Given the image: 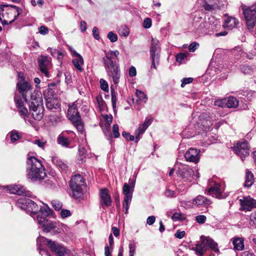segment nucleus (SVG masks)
<instances>
[{
  "label": "nucleus",
  "mask_w": 256,
  "mask_h": 256,
  "mask_svg": "<svg viewBox=\"0 0 256 256\" xmlns=\"http://www.w3.org/2000/svg\"><path fill=\"white\" fill-rule=\"evenodd\" d=\"M118 55L119 52L118 50H111L106 52L105 56L102 58L107 74L112 79L114 84L118 83L120 75L118 64Z\"/></svg>",
  "instance_id": "1"
},
{
  "label": "nucleus",
  "mask_w": 256,
  "mask_h": 256,
  "mask_svg": "<svg viewBox=\"0 0 256 256\" xmlns=\"http://www.w3.org/2000/svg\"><path fill=\"white\" fill-rule=\"evenodd\" d=\"M26 176L32 181L43 180L46 176L42 162L35 156H28L26 160Z\"/></svg>",
  "instance_id": "2"
},
{
  "label": "nucleus",
  "mask_w": 256,
  "mask_h": 256,
  "mask_svg": "<svg viewBox=\"0 0 256 256\" xmlns=\"http://www.w3.org/2000/svg\"><path fill=\"white\" fill-rule=\"evenodd\" d=\"M40 213L36 216V221L38 224L42 226L44 232H48L51 230L57 227L56 222L46 218V217L50 216L52 210L46 205V206H41Z\"/></svg>",
  "instance_id": "3"
},
{
  "label": "nucleus",
  "mask_w": 256,
  "mask_h": 256,
  "mask_svg": "<svg viewBox=\"0 0 256 256\" xmlns=\"http://www.w3.org/2000/svg\"><path fill=\"white\" fill-rule=\"evenodd\" d=\"M30 112L32 117L36 120H40L44 116V108L42 106V100L39 96L32 94L31 101L29 103Z\"/></svg>",
  "instance_id": "4"
},
{
  "label": "nucleus",
  "mask_w": 256,
  "mask_h": 256,
  "mask_svg": "<svg viewBox=\"0 0 256 256\" xmlns=\"http://www.w3.org/2000/svg\"><path fill=\"white\" fill-rule=\"evenodd\" d=\"M77 102H73L68 105L67 116L72 122L78 130L82 132L84 130V124L82 121L81 116L78 110Z\"/></svg>",
  "instance_id": "5"
},
{
  "label": "nucleus",
  "mask_w": 256,
  "mask_h": 256,
  "mask_svg": "<svg viewBox=\"0 0 256 256\" xmlns=\"http://www.w3.org/2000/svg\"><path fill=\"white\" fill-rule=\"evenodd\" d=\"M84 186V179L80 174H78L72 178L70 186L72 191V196L74 198H81L83 196V188Z\"/></svg>",
  "instance_id": "6"
},
{
  "label": "nucleus",
  "mask_w": 256,
  "mask_h": 256,
  "mask_svg": "<svg viewBox=\"0 0 256 256\" xmlns=\"http://www.w3.org/2000/svg\"><path fill=\"white\" fill-rule=\"evenodd\" d=\"M38 250L39 253L42 256L43 254H47L48 252L44 250V246H47L50 249L51 251L54 253L57 248L60 245L52 242L51 240L46 238L44 236H40L36 240Z\"/></svg>",
  "instance_id": "7"
},
{
  "label": "nucleus",
  "mask_w": 256,
  "mask_h": 256,
  "mask_svg": "<svg viewBox=\"0 0 256 256\" xmlns=\"http://www.w3.org/2000/svg\"><path fill=\"white\" fill-rule=\"evenodd\" d=\"M16 205L22 210L31 212L32 216L34 218H35V217H36L38 214L42 215L40 212H38V206L30 199L26 198L19 199L16 202Z\"/></svg>",
  "instance_id": "8"
},
{
  "label": "nucleus",
  "mask_w": 256,
  "mask_h": 256,
  "mask_svg": "<svg viewBox=\"0 0 256 256\" xmlns=\"http://www.w3.org/2000/svg\"><path fill=\"white\" fill-rule=\"evenodd\" d=\"M22 12V10L18 6L8 4V8L6 9V14L4 15V20L2 22L3 24H8L14 22L18 16Z\"/></svg>",
  "instance_id": "9"
},
{
  "label": "nucleus",
  "mask_w": 256,
  "mask_h": 256,
  "mask_svg": "<svg viewBox=\"0 0 256 256\" xmlns=\"http://www.w3.org/2000/svg\"><path fill=\"white\" fill-rule=\"evenodd\" d=\"M176 168H177L176 174L178 176L184 179V181H192L194 175L193 170L188 166L182 164H177L175 166Z\"/></svg>",
  "instance_id": "10"
},
{
  "label": "nucleus",
  "mask_w": 256,
  "mask_h": 256,
  "mask_svg": "<svg viewBox=\"0 0 256 256\" xmlns=\"http://www.w3.org/2000/svg\"><path fill=\"white\" fill-rule=\"evenodd\" d=\"M248 28L250 30L256 22V4L248 7L244 12Z\"/></svg>",
  "instance_id": "11"
},
{
  "label": "nucleus",
  "mask_w": 256,
  "mask_h": 256,
  "mask_svg": "<svg viewBox=\"0 0 256 256\" xmlns=\"http://www.w3.org/2000/svg\"><path fill=\"white\" fill-rule=\"evenodd\" d=\"M134 190V184L132 186H129L127 183H124L122 188V192L124 194V200L123 201V208L125 209V213L127 214L129 206L132 198V193Z\"/></svg>",
  "instance_id": "12"
},
{
  "label": "nucleus",
  "mask_w": 256,
  "mask_h": 256,
  "mask_svg": "<svg viewBox=\"0 0 256 256\" xmlns=\"http://www.w3.org/2000/svg\"><path fill=\"white\" fill-rule=\"evenodd\" d=\"M17 86L19 92L21 94L23 99H24V102H28L27 94H30V96L33 94L36 96V94L32 93V88L30 83L24 81L22 78H21L18 82Z\"/></svg>",
  "instance_id": "13"
},
{
  "label": "nucleus",
  "mask_w": 256,
  "mask_h": 256,
  "mask_svg": "<svg viewBox=\"0 0 256 256\" xmlns=\"http://www.w3.org/2000/svg\"><path fill=\"white\" fill-rule=\"evenodd\" d=\"M224 190V188L222 185L218 183H215L214 186H212L208 188V192H206V194L212 197L222 199L224 198L227 196L226 194L222 192Z\"/></svg>",
  "instance_id": "14"
},
{
  "label": "nucleus",
  "mask_w": 256,
  "mask_h": 256,
  "mask_svg": "<svg viewBox=\"0 0 256 256\" xmlns=\"http://www.w3.org/2000/svg\"><path fill=\"white\" fill-rule=\"evenodd\" d=\"M234 149L236 154L242 160L249 156V147L248 143L246 140H242L238 142Z\"/></svg>",
  "instance_id": "15"
},
{
  "label": "nucleus",
  "mask_w": 256,
  "mask_h": 256,
  "mask_svg": "<svg viewBox=\"0 0 256 256\" xmlns=\"http://www.w3.org/2000/svg\"><path fill=\"white\" fill-rule=\"evenodd\" d=\"M74 136V133L71 130L64 131L58 136L57 141L59 144L68 148L70 144L71 139Z\"/></svg>",
  "instance_id": "16"
},
{
  "label": "nucleus",
  "mask_w": 256,
  "mask_h": 256,
  "mask_svg": "<svg viewBox=\"0 0 256 256\" xmlns=\"http://www.w3.org/2000/svg\"><path fill=\"white\" fill-rule=\"evenodd\" d=\"M241 205L240 210L244 211H250L252 209L256 208V200L250 196H246L243 198V199L240 200Z\"/></svg>",
  "instance_id": "17"
},
{
  "label": "nucleus",
  "mask_w": 256,
  "mask_h": 256,
  "mask_svg": "<svg viewBox=\"0 0 256 256\" xmlns=\"http://www.w3.org/2000/svg\"><path fill=\"white\" fill-rule=\"evenodd\" d=\"M8 190L10 193L18 195L24 196L28 197L30 196V192L26 191V188L20 185H10L6 186Z\"/></svg>",
  "instance_id": "18"
},
{
  "label": "nucleus",
  "mask_w": 256,
  "mask_h": 256,
  "mask_svg": "<svg viewBox=\"0 0 256 256\" xmlns=\"http://www.w3.org/2000/svg\"><path fill=\"white\" fill-rule=\"evenodd\" d=\"M38 66L40 72L48 77V69L50 66V61L46 56H40L38 58Z\"/></svg>",
  "instance_id": "19"
},
{
  "label": "nucleus",
  "mask_w": 256,
  "mask_h": 256,
  "mask_svg": "<svg viewBox=\"0 0 256 256\" xmlns=\"http://www.w3.org/2000/svg\"><path fill=\"white\" fill-rule=\"evenodd\" d=\"M152 122V118L146 120L144 122L140 125L135 130L136 142L137 143L140 140L141 136L144 132L150 126Z\"/></svg>",
  "instance_id": "20"
},
{
  "label": "nucleus",
  "mask_w": 256,
  "mask_h": 256,
  "mask_svg": "<svg viewBox=\"0 0 256 256\" xmlns=\"http://www.w3.org/2000/svg\"><path fill=\"white\" fill-rule=\"evenodd\" d=\"M200 150L195 148H190L184 154L187 161L197 163L200 160Z\"/></svg>",
  "instance_id": "21"
},
{
  "label": "nucleus",
  "mask_w": 256,
  "mask_h": 256,
  "mask_svg": "<svg viewBox=\"0 0 256 256\" xmlns=\"http://www.w3.org/2000/svg\"><path fill=\"white\" fill-rule=\"evenodd\" d=\"M112 202L111 198L108 194L106 188L102 189L100 190V204L102 208L104 206H110Z\"/></svg>",
  "instance_id": "22"
},
{
  "label": "nucleus",
  "mask_w": 256,
  "mask_h": 256,
  "mask_svg": "<svg viewBox=\"0 0 256 256\" xmlns=\"http://www.w3.org/2000/svg\"><path fill=\"white\" fill-rule=\"evenodd\" d=\"M220 0H202V6L206 11L212 12L218 9Z\"/></svg>",
  "instance_id": "23"
},
{
  "label": "nucleus",
  "mask_w": 256,
  "mask_h": 256,
  "mask_svg": "<svg viewBox=\"0 0 256 256\" xmlns=\"http://www.w3.org/2000/svg\"><path fill=\"white\" fill-rule=\"evenodd\" d=\"M14 100L20 116L26 122V118L28 116V109L24 106V102L20 98L15 96Z\"/></svg>",
  "instance_id": "24"
},
{
  "label": "nucleus",
  "mask_w": 256,
  "mask_h": 256,
  "mask_svg": "<svg viewBox=\"0 0 256 256\" xmlns=\"http://www.w3.org/2000/svg\"><path fill=\"white\" fill-rule=\"evenodd\" d=\"M192 204L198 206H206L207 207L211 204V201L201 195H198L194 199Z\"/></svg>",
  "instance_id": "25"
},
{
  "label": "nucleus",
  "mask_w": 256,
  "mask_h": 256,
  "mask_svg": "<svg viewBox=\"0 0 256 256\" xmlns=\"http://www.w3.org/2000/svg\"><path fill=\"white\" fill-rule=\"evenodd\" d=\"M238 23V21L236 18L228 16L225 18L224 22L223 24V26L224 28L231 30L236 26Z\"/></svg>",
  "instance_id": "26"
},
{
  "label": "nucleus",
  "mask_w": 256,
  "mask_h": 256,
  "mask_svg": "<svg viewBox=\"0 0 256 256\" xmlns=\"http://www.w3.org/2000/svg\"><path fill=\"white\" fill-rule=\"evenodd\" d=\"M201 238L203 240V242L204 243L206 246H209L214 251L216 252L218 251V244L214 240L209 238L202 236Z\"/></svg>",
  "instance_id": "27"
},
{
  "label": "nucleus",
  "mask_w": 256,
  "mask_h": 256,
  "mask_svg": "<svg viewBox=\"0 0 256 256\" xmlns=\"http://www.w3.org/2000/svg\"><path fill=\"white\" fill-rule=\"evenodd\" d=\"M244 240L242 238H234L232 240L234 248L236 250H242L244 248Z\"/></svg>",
  "instance_id": "28"
},
{
  "label": "nucleus",
  "mask_w": 256,
  "mask_h": 256,
  "mask_svg": "<svg viewBox=\"0 0 256 256\" xmlns=\"http://www.w3.org/2000/svg\"><path fill=\"white\" fill-rule=\"evenodd\" d=\"M78 57L72 60V63L76 70L82 72L83 68L82 67L84 64V59L80 54H77Z\"/></svg>",
  "instance_id": "29"
},
{
  "label": "nucleus",
  "mask_w": 256,
  "mask_h": 256,
  "mask_svg": "<svg viewBox=\"0 0 256 256\" xmlns=\"http://www.w3.org/2000/svg\"><path fill=\"white\" fill-rule=\"evenodd\" d=\"M202 242L200 244H197L195 247L193 248V250L196 252V253L198 256H202L206 252V246L204 243L203 242V240L202 238Z\"/></svg>",
  "instance_id": "30"
},
{
  "label": "nucleus",
  "mask_w": 256,
  "mask_h": 256,
  "mask_svg": "<svg viewBox=\"0 0 256 256\" xmlns=\"http://www.w3.org/2000/svg\"><path fill=\"white\" fill-rule=\"evenodd\" d=\"M158 41L152 38L150 48V54H160V48L158 46Z\"/></svg>",
  "instance_id": "31"
},
{
  "label": "nucleus",
  "mask_w": 256,
  "mask_h": 256,
  "mask_svg": "<svg viewBox=\"0 0 256 256\" xmlns=\"http://www.w3.org/2000/svg\"><path fill=\"white\" fill-rule=\"evenodd\" d=\"M238 104V100L234 96H230L226 98V107L228 108H235Z\"/></svg>",
  "instance_id": "32"
},
{
  "label": "nucleus",
  "mask_w": 256,
  "mask_h": 256,
  "mask_svg": "<svg viewBox=\"0 0 256 256\" xmlns=\"http://www.w3.org/2000/svg\"><path fill=\"white\" fill-rule=\"evenodd\" d=\"M46 99V105L48 109L52 110L54 108H56L57 106V100L54 98L45 97Z\"/></svg>",
  "instance_id": "33"
},
{
  "label": "nucleus",
  "mask_w": 256,
  "mask_h": 256,
  "mask_svg": "<svg viewBox=\"0 0 256 256\" xmlns=\"http://www.w3.org/2000/svg\"><path fill=\"white\" fill-rule=\"evenodd\" d=\"M52 162L54 164L59 168L62 170H66L68 169V166L60 160L58 158L54 157L52 158Z\"/></svg>",
  "instance_id": "34"
},
{
  "label": "nucleus",
  "mask_w": 256,
  "mask_h": 256,
  "mask_svg": "<svg viewBox=\"0 0 256 256\" xmlns=\"http://www.w3.org/2000/svg\"><path fill=\"white\" fill-rule=\"evenodd\" d=\"M246 176L245 186L249 188L252 186L254 182V175L250 171L248 170L246 172Z\"/></svg>",
  "instance_id": "35"
},
{
  "label": "nucleus",
  "mask_w": 256,
  "mask_h": 256,
  "mask_svg": "<svg viewBox=\"0 0 256 256\" xmlns=\"http://www.w3.org/2000/svg\"><path fill=\"white\" fill-rule=\"evenodd\" d=\"M150 56L152 61V65L150 68L156 69V65H158L159 64L160 56V54H150Z\"/></svg>",
  "instance_id": "36"
},
{
  "label": "nucleus",
  "mask_w": 256,
  "mask_h": 256,
  "mask_svg": "<svg viewBox=\"0 0 256 256\" xmlns=\"http://www.w3.org/2000/svg\"><path fill=\"white\" fill-rule=\"evenodd\" d=\"M8 134L12 142H14L17 141L22 137V134L16 130L11 131Z\"/></svg>",
  "instance_id": "37"
},
{
  "label": "nucleus",
  "mask_w": 256,
  "mask_h": 256,
  "mask_svg": "<svg viewBox=\"0 0 256 256\" xmlns=\"http://www.w3.org/2000/svg\"><path fill=\"white\" fill-rule=\"evenodd\" d=\"M188 53H180L176 56V60L180 64L185 62L188 56Z\"/></svg>",
  "instance_id": "38"
},
{
  "label": "nucleus",
  "mask_w": 256,
  "mask_h": 256,
  "mask_svg": "<svg viewBox=\"0 0 256 256\" xmlns=\"http://www.w3.org/2000/svg\"><path fill=\"white\" fill-rule=\"evenodd\" d=\"M208 114V119L206 120V122L208 123L206 125V127L209 128L212 126V122L218 119V117L214 113H209Z\"/></svg>",
  "instance_id": "39"
},
{
  "label": "nucleus",
  "mask_w": 256,
  "mask_h": 256,
  "mask_svg": "<svg viewBox=\"0 0 256 256\" xmlns=\"http://www.w3.org/2000/svg\"><path fill=\"white\" fill-rule=\"evenodd\" d=\"M171 218L174 221H182L186 219V217L181 212H175L173 214Z\"/></svg>",
  "instance_id": "40"
},
{
  "label": "nucleus",
  "mask_w": 256,
  "mask_h": 256,
  "mask_svg": "<svg viewBox=\"0 0 256 256\" xmlns=\"http://www.w3.org/2000/svg\"><path fill=\"white\" fill-rule=\"evenodd\" d=\"M7 8H8V4L0 5V22L2 23L4 20V15H6Z\"/></svg>",
  "instance_id": "41"
},
{
  "label": "nucleus",
  "mask_w": 256,
  "mask_h": 256,
  "mask_svg": "<svg viewBox=\"0 0 256 256\" xmlns=\"http://www.w3.org/2000/svg\"><path fill=\"white\" fill-rule=\"evenodd\" d=\"M136 95L140 101H144V102H146V96L143 92L136 90Z\"/></svg>",
  "instance_id": "42"
},
{
  "label": "nucleus",
  "mask_w": 256,
  "mask_h": 256,
  "mask_svg": "<svg viewBox=\"0 0 256 256\" xmlns=\"http://www.w3.org/2000/svg\"><path fill=\"white\" fill-rule=\"evenodd\" d=\"M104 122V126L110 128V126L112 121V115L106 114L103 116Z\"/></svg>",
  "instance_id": "43"
},
{
  "label": "nucleus",
  "mask_w": 256,
  "mask_h": 256,
  "mask_svg": "<svg viewBox=\"0 0 256 256\" xmlns=\"http://www.w3.org/2000/svg\"><path fill=\"white\" fill-rule=\"evenodd\" d=\"M48 50H50V52L52 56L56 57L58 60H60L63 57L62 53L56 49L53 50L51 48H49Z\"/></svg>",
  "instance_id": "44"
},
{
  "label": "nucleus",
  "mask_w": 256,
  "mask_h": 256,
  "mask_svg": "<svg viewBox=\"0 0 256 256\" xmlns=\"http://www.w3.org/2000/svg\"><path fill=\"white\" fill-rule=\"evenodd\" d=\"M111 95H112V103L114 110L116 108V94L114 88L111 87Z\"/></svg>",
  "instance_id": "45"
},
{
  "label": "nucleus",
  "mask_w": 256,
  "mask_h": 256,
  "mask_svg": "<svg viewBox=\"0 0 256 256\" xmlns=\"http://www.w3.org/2000/svg\"><path fill=\"white\" fill-rule=\"evenodd\" d=\"M52 204L55 210L58 211L60 210L62 206V202L58 200H52Z\"/></svg>",
  "instance_id": "46"
},
{
  "label": "nucleus",
  "mask_w": 256,
  "mask_h": 256,
  "mask_svg": "<svg viewBox=\"0 0 256 256\" xmlns=\"http://www.w3.org/2000/svg\"><path fill=\"white\" fill-rule=\"evenodd\" d=\"M214 105L222 108L226 107V98L215 100Z\"/></svg>",
  "instance_id": "47"
},
{
  "label": "nucleus",
  "mask_w": 256,
  "mask_h": 256,
  "mask_svg": "<svg viewBox=\"0 0 256 256\" xmlns=\"http://www.w3.org/2000/svg\"><path fill=\"white\" fill-rule=\"evenodd\" d=\"M100 83L101 89L104 92H108V86L107 82L103 79H100Z\"/></svg>",
  "instance_id": "48"
},
{
  "label": "nucleus",
  "mask_w": 256,
  "mask_h": 256,
  "mask_svg": "<svg viewBox=\"0 0 256 256\" xmlns=\"http://www.w3.org/2000/svg\"><path fill=\"white\" fill-rule=\"evenodd\" d=\"M130 249L129 254L130 256H134L135 253V250L136 248V244L134 242L130 243L128 245Z\"/></svg>",
  "instance_id": "49"
},
{
  "label": "nucleus",
  "mask_w": 256,
  "mask_h": 256,
  "mask_svg": "<svg viewBox=\"0 0 256 256\" xmlns=\"http://www.w3.org/2000/svg\"><path fill=\"white\" fill-rule=\"evenodd\" d=\"M107 36L112 42H114L118 40V36L112 32H108Z\"/></svg>",
  "instance_id": "50"
},
{
  "label": "nucleus",
  "mask_w": 256,
  "mask_h": 256,
  "mask_svg": "<svg viewBox=\"0 0 256 256\" xmlns=\"http://www.w3.org/2000/svg\"><path fill=\"white\" fill-rule=\"evenodd\" d=\"M206 218L204 215H199L196 217V221L200 224H203L205 222Z\"/></svg>",
  "instance_id": "51"
},
{
  "label": "nucleus",
  "mask_w": 256,
  "mask_h": 256,
  "mask_svg": "<svg viewBox=\"0 0 256 256\" xmlns=\"http://www.w3.org/2000/svg\"><path fill=\"white\" fill-rule=\"evenodd\" d=\"M119 128L117 124H114L112 128V134L114 136V138H118L120 136V133H119Z\"/></svg>",
  "instance_id": "52"
},
{
  "label": "nucleus",
  "mask_w": 256,
  "mask_h": 256,
  "mask_svg": "<svg viewBox=\"0 0 256 256\" xmlns=\"http://www.w3.org/2000/svg\"><path fill=\"white\" fill-rule=\"evenodd\" d=\"M241 71L244 74H248L252 72V70L251 67L248 66H243L241 68Z\"/></svg>",
  "instance_id": "53"
},
{
  "label": "nucleus",
  "mask_w": 256,
  "mask_h": 256,
  "mask_svg": "<svg viewBox=\"0 0 256 256\" xmlns=\"http://www.w3.org/2000/svg\"><path fill=\"white\" fill-rule=\"evenodd\" d=\"M152 26V20L150 18H146L144 20L143 26L145 28H148Z\"/></svg>",
  "instance_id": "54"
},
{
  "label": "nucleus",
  "mask_w": 256,
  "mask_h": 256,
  "mask_svg": "<svg viewBox=\"0 0 256 256\" xmlns=\"http://www.w3.org/2000/svg\"><path fill=\"white\" fill-rule=\"evenodd\" d=\"M199 44L196 42H193L190 44L188 47V50L190 52H194L197 48Z\"/></svg>",
  "instance_id": "55"
},
{
  "label": "nucleus",
  "mask_w": 256,
  "mask_h": 256,
  "mask_svg": "<svg viewBox=\"0 0 256 256\" xmlns=\"http://www.w3.org/2000/svg\"><path fill=\"white\" fill-rule=\"evenodd\" d=\"M193 80V78H184L182 80V84L181 86L182 88L184 87L186 84L191 83Z\"/></svg>",
  "instance_id": "56"
},
{
  "label": "nucleus",
  "mask_w": 256,
  "mask_h": 256,
  "mask_svg": "<svg viewBox=\"0 0 256 256\" xmlns=\"http://www.w3.org/2000/svg\"><path fill=\"white\" fill-rule=\"evenodd\" d=\"M71 213L69 210L62 209L60 212V216L62 218H66L70 216Z\"/></svg>",
  "instance_id": "57"
},
{
  "label": "nucleus",
  "mask_w": 256,
  "mask_h": 256,
  "mask_svg": "<svg viewBox=\"0 0 256 256\" xmlns=\"http://www.w3.org/2000/svg\"><path fill=\"white\" fill-rule=\"evenodd\" d=\"M164 194L168 198H174L176 196V192L169 189H167L166 190Z\"/></svg>",
  "instance_id": "58"
},
{
  "label": "nucleus",
  "mask_w": 256,
  "mask_h": 256,
  "mask_svg": "<svg viewBox=\"0 0 256 256\" xmlns=\"http://www.w3.org/2000/svg\"><path fill=\"white\" fill-rule=\"evenodd\" d=\"M185 235V232L184 231H181L180 230H178L176 234H174V236L176 238L181 239L184 237Z\"/></svg>",
  "instance_id": "59"
},
{
  "label": "nucleus",
  "mask_w": 256,
  "mask_h": 256,
  "mask_svg": "<svg viewBox=\"0 0 256 256\" xmlns=\"http://www.w3.org/2000/svg\"><path fill=\"white\" fill-rule=\"evenodd\" d=\"M39 32L43 35L46 34L48 33V28L44 26H41L38 28Z\"/></svg>",
  "instance_id": "60"
},
{
  "label": "nucleus",
  "mask_w": 256,
  "mask_h": 256,
  "mask_svg": "<svg viewBox=\"0 0 256 256\" xmlns=\"http://www.w3.org/2000/svg\"><path fill=\"white\" fill-rule=\"evenodd\" d=\"M34 144L38 145L39 147L41 148H44L46 144V142L42 141L40 140H36L34 142Z\"/></svg>",
  "instance_id": "61"
},
{
  "label": "nucleus",
  "mask_w": 256,
  "mask_h": 256,
  "mask_svg": "<svg viewBox=\"0 0 256 256\" xmlns=\"http://www.w3.org/2000/svg\"><path fill=\"white\" fill-rule=\"evenodd\" d=\"M156 221V218L154 216H150L147 218L146 224L150 226L152 225Z\"/></svg>",
  "instance_id": "62"
},
{
  "label": "nucleus",
  "mask_w": 256,
  "mask_h": 256,
  "mask_svg": "<svg viewBox=\"0 0 256 256\" xmlns=\"http://www.w3.org/2000/svg\"><path fill=\"white\" fill-rule=\"evenodd\" d=\"M92 33H93L94 37L96 40H99L100 36H99V34H98V30L96 27L95 26L93 28Z\"/></svg>",
  "instance_id": "63"
},
{
  "label": "nucleus",
  "mask_w": 256,
  "mask_h": 256,
  "mask_svg": "<svg viewBox=\"0 0 256 256\" xmlns=\"http://www.w3.org/2000/svg\"><path fill=\"white\" fill-rule=\"evenodd\" d=\"M136 74V70L135 67L132 66L129 70V75L132 76H134Z\"/></svg>",
  "instance_id": "64"
}]
</instances>
